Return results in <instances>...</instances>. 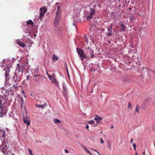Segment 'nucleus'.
<instances>
[{
    "instance_id": "473e14b6",
    "label": "nucleus",
    "mask_w": 155,
    "mask_h": 155,
    "mask_svg": "<svg viewBox=\"0 0 155 155\" xmlns=\"http://www.w3.org/2000/svg\"><path fill=\"white\" fill-rule=\"evenodd\" d=\"M55 122L56 123H61V122L60 120L58 119H56L55 120Z\"/></svg>"
},
{
    "instance_id": "b1692460",
    "label": "nucleus",
    "mask_w": 155,
    "mask_h": 155,
    "mask_svg": "<svg viewBox=\"0 0 155 155\" xmlns=\"http://www.w3.org/2000/svg\"><path fill=\"white\" fill-rule=\"evenodd\" d=\"M0 132L2 133V137H4L5 135V131L3 130H0Z\"/></svg>"
},
{
    "instance_id": "c756f323",
    "label": "nucleus",
    "mask_w": 155,
    "mask_h": 155,
    "mask_svg": "<svg viewBox=\"0 0 155 155\" xmlns=\"http://www.w3.org/2000/svg\"><path fill=\"white\" fill-rule=\"evenodd\" d=\"M28 150H29V154H30V155H33L32 153V150H31L28 148Z\"/></svg>"
},
{
    "instance_id": "2eb2a0df",
    "label": "nucleus",
    "mask_w": 155,
    "mask_h": 155,
    "mask_svg": "<svg viewBox=\"0 0 155 155\" xmlns=\"http://www.w3.org/2000/svg\"><path fill=\"white\" fill-rule=\"evenodd\" d=\"M108 32L107 33V35L109 36H112V30L109 29V27L107 28Z\"/></svg>"
},
{
    "instance_id": "cd10ccee",
    "label": "nucleus",
    "mask_w": 155,
    "mask_h": 155,
    "mask_svg": "<svg viewBox=\"0 0 155 155\" xmlns=\"http://www.w3.org/2000/svg\"><path fill=\"white\" fill-rule=\"evenodd\" d=\"M84 38L85 39V40L86 41L87 43H88L89 42V40H88L89 38H87V36L86 35H85L84 36Z\"/></svg>"
},
{
    "instance_id": "f8f14e48",
    "label": "nucleus",
    "mask_w": 155,
    "mask_h": 155,
    "mask_svg": "<svg viewBox=\"0 0 155 155\" xmlns=\"http://www.w3.org/2000/svg\"><path fill=\"white\" fill-rule=\"evenodd\" d=\"M24 122L25 123H26L28 125H29L30 124V120L28 116H26L25 117H24Z\"/></svg>"
},
{
    "instance_id": "7c9ffc66",
    "label": "nucleus",
    "mask_w": 155,
    "mask_h": 155,
    "mask_svg": "<svg viewBox=\"0 0 155 155\" xmlns=\"http://www.w3.org/2000/svg\"><path fill=\"white\" fill-rule=\"evenodd\" d=\"M113 26V24H112V23L110 24V27H109V29L112 30V28Z\"/></svg>"
},
{
    "instance_id": "f3484780",
    "label": "nucleus",
    "mask_w": 155,
    "mask_h": 155,
    "mask_svg": "<svg viewBox=\"0 0 155 155\" xmlns=\"http://www.w3.org/2000/svg\"><path fill=\"white\" fill-rule=\"evenodd\" d=\"M52 58L54 62L57 61L58 59V57L55 54H53L52 56Z\"/></svg>"
},
{
    "instance_id": "864d4df0",
    "label": "nucleus",
    "mask_w": 155,
    "mask_h": 155,
    "mask_svg": "<svg viewBox=\"0 0 155 155\" xmlns=\"http://www.w3.org/2000/svg\"><path fill=\"white\" fill-rule=\"evenodd\" d=\"M75 26V27H76V26L75 25V24H74H74H73Z\"/></svg>"
},
{
    "instance_id": "de8ad7c7",
    "label": "nucleus",
    "mask_w": 155,
    "mask_h": 155,
    "mask_svg": "<svg viewBox=\"0 0 155 155\" xmlns=\"http://www.w3.org/2000/svg\"><path fill=\"white\" fill-rule=\"evenodd\" d=\"M97 153H98V154L99 155H101L98 152H97Z\"/></svg>"
},
{
    "instance_id": "ddd939ff",
    "label": "nucleus",
    "mask_w": 155,
    "mask_h": 155,
    "mask_svg": "<svg viewBox=\"0 0 155 155\" xmlns=\"http://www.w3.org/2000/svg\"><path fill=\"white\" fill-rule=\"evenodd\" d=\"M94 120L97 121V123H100L102 119V118L100 117L98 115H96L94 117Z\"/></svg>"
},
{
    "instance_id": "9b49d317",
    "label": "nucleus",
    "mask_w": 155,
    "mask_h": 155,
    "mask_svg": "<svg viewBox=\"0 0 155 155\" xmlns=\"http://www.w3.org/2000/svg\"><path fill=\"white\" fill-rule=\"evenodd\" d=\"M122 81L124 83H129L130 82L131 80L129 76L125 75L124 76Z\"/></svg>"
},
{
    "instance_id": "79ce46f5",
    "label": "nucleus",
    "mask_w": 155,
    "mask_h": 155,
    "mask_svg": "<svg viewBox=\"0 0 155 155\" xmlns=\"http://www.w3.org/2000/svg\"><path fill=\"white\" fill-rule=\"evenodd\" d=\"M92 150H93V151H95V152H97V150H95V149H92Z\"/></svg>"
},
{
    "instance_id": "ea45409f",
    "label": "nucleus",
    "mask_w": 155,
    "mask_h": 155,
    "mask_svg": "<svg viewBox=\"0 0 155 155\" xmlns=\"http://www.w3.org/2000/svg\"><path fill=\"white\" fill-rule=\"evenodd\" d=\"M133 146L134 147H134H136V144L135 143H133Z\"/></svg>"
},
{
    "instance_id": "c85d7f7f",
    "label": "nucleus",
    "mask_w": 155,
    "mask_h": 155,
    "mask_svg": "<svg viewBox=\"0 0 155 155\" xmlns=\"http://www.w3.org/2000/svg\"><path fill=\"white\" fill-rule=\"evenodd\" d=\"M108 148L110 150H111V144L110 143H109L108 144Z\"/></svg>"
},
{
    "instance_id": "58836bf2",
    "label": "nucleus",
    "mask_w": 155,
    "mask_h": 155,
    "mask_svg": "<svg viewBox=\"0 0 155 155\" xmlns=\"http://www.w3.org/2000/svg\"><path fill=\"white\" fill-rule=\"evenodd\" d=\"M63 88H64V90L65 91H66L67 90V88L66 87H64V85H63Z\"/></svg>"
},
{
    "instance_id": "6ab92c4d",
    "label": "nucleus",
    "mask_w": 155,
    "mask_h": 155,
    "mask_svg": "<svg viewBox=\"0 0 155 155\" xmlns=\"http://www.w3.org/2000/svg\"><path fill=\"white\" fill-rule=\"evenodd\" d=\"M86 52L87 53V54H89V52L93 50L91 49L90 47H88L86 49Z\"/></svg>"
},
{
    "instance_id": "3c124183",
    "label": "nucleus",
    "mask_w": 155,
    "mask_h": 155,
    "mask_svg": "<svg viewBox=\"0 0 155 155\" xmlns=\"http://www.w3.org/2000/svg\"><path fill=\"white\" fill-rule=\"evenodd\" d=\"M31 95L32 96H33V95L31 93Z\"/></svg>"
},
{
    "instance_id": "423d86ee",
    "label": "nucleus",
    "mask_w": 155,
    "mask_h": 155,
    "mask_svg": "<svg viewBox=\"0 0 155 155\" xmlns=\"http://www.w3.org/2000/svg\"><path fill=\"white\" fill-rule=\"evenodd\" d=\"M49 79L52 81V83L54 84L55 86L57 87L59 86L58 84L56 81L55 76L54 74H53L51 75V76H50V77Z\"/></svg>"
},
{
    "instance_id": "2f4dec72",
    "label": "nucleus",
    "mask_w": 155,
    "mask_h": 155,
    "mask_svg": "<svg viewBox=\"0 0 155 155\" xmlns=\"http://www.w3.org/2000/svg\"><path fill=\"white\" fill-rule=\"evenodd\" d=\"M132 107L131 104L130 102H129L128 105V108H130Z\"/></svg>"
},
{
    "instance_id": "603ef678",
    "label": "nucleus",
    "mask_w": 155,
    "mask_h": 155,
    "mask_svg": "<svg viewBox=\"0 0 155 155\" xmlns=\"http://www.w3.org/2000/svg\"><path fill=\"white\" fill-rule=\"evenodd\" d=\"M102 133H103V131H101V132H100V133H101V134H102Z\"/></svg>"
},
{
    "instance_id": "a211bd4d",
    "label": "nucleus",
    "mask_w": 155,
    "mask_h": 155,
    "mask_svg": "<svg viewBox=\"0 0 155 155\" xmlns=\"http://www.w3.org/2000/svg\"><path fill=\"white\" fill-rule=\"evenodd\" d=\"M96 28L95 26H92L91 27V28H90L89 30L91 32L94 33V32L96 30Z\"/></svg>"
},
{
    "instance_id": "37998d69",
    "label": "nucleus",
    "mask_w": 155,
    "mask_h": 155,
    "mask_svg": "<svg viewBox=\"0 0 155 155\" xmlns=\"http://www.w3.org/2000/svg\"><path fill=\"white\" fill-rule=\"evenodd\" d=\"M64 151H65V152L66 153H68V151L66 150V149H65L64 150Z\"/></svg>"
},
{
    "instance_id": "6e6552de",
    "label": "nucleus",
    "mask_w": 155,
    "mask_h": 155,
    "mask_svg": "<svg viewBox=\"0 0 155 155\" xmlns=\"http://www.w3.org/2000/svg\"><path fill=\"white\" fill-rule=\"evenodd\" d=\"M90 10V14L87 17V19L88 20H90L92 18L93 15H94L95 12V10L94 8H91Z\"/></svg>"
},
{
    "instance_id": "4468645a",
    "label": "nucleus",
    "mask_w": 155,
    "mask_h": 155,
    "mask_svg": "<svg viewBox=\"0 0 155 155\" xmlns=\"http://www.w3.org/2000/svg\"><path fill=\"white\" fill-rule=\"evenodd\" d=\"M16 42L22 47H24L25 46V44L21 42L20 40H17Z\"/></svg>"
},
{
    "instance_id": "a18cd8bd",
    "label": "nucleus",
    "mask_w": 155,
    "mask_h": 155,
    "mask_svg": "<svg viewBox=\"0 0 155 155\" xmlns=\"http://www.w3.org/2000/svg\"><path fill=\"white\" fill-rule=\"evenodd\" d=\"M29 76H28L26 77L27 80H28L29 78Z\"/></svg>"
},
{
    "instance_id": "1a4fd4ad",
    "label": "nucleus",
    "mask_w": 155,
    "mask_h": 155,
    "mask_svg": "<svg viewBox=\"0 0 155 155\" xmlns=\"http://www.w3.org/2000/svg\"><path fill=\"white\" fill-rule=\"evenodd\" d=\"M34 76L36 77L34 79L35 83L37 84H39L40 80L42 79L41 77L38 75H34Z\"/></svg>"
},
{
    "instance_id": "c03bdc74",
    "label": "nucleus",
    "mask_w": 155,
    "mask_h": 155,
    "mask_svg": "<svg viewBox=\"0 0 155 155\" xmlns=\"http://www.w3.org/2000/svg\"><path fill=\"white\" fill-rule=\"evenodd\" d=\"M114 126H113V125H111V126H110V128L111 129H113V128H114Z\"/></svg>"
},
{
    "instance_id": "a19ab883",
    "label": "nucleus",
    "mask_w": 155,
    "mask_h": 155,
    "mask_svg": "<svg viewBox=\"0 0 155 155\" xmlns=\"http://www.w3.org/2000/svg\"><path fill=\"white\" fill-rule=\"evenodd\" d=\"M133 139H131V140H130V142L131 143H133Z\"/></svg>"
},
{
    "instance_id": "7ed1b4c3",
    "label": "nucleus",
    "mask_w": 155,
    "mask_h": 155,
    "mask_svg": "<svg viewBox=\"0 0 155 155\" xmlns=\"http://www.w3.org/2000/svg\"><path fill=\"white\" fill-rule=\"evenodd\" d=\"M61 13V9L60 6L58 7L57 10L56 12L55 17V18L54 24V26L57 27L59 21L61 20V15L60 14Z\"/></svg>"
},
{
    "instance_id": "4d7b16f0",
    "label": "nucleus",
    "mask_w": 155,
    "mask_h": 155,
    "mask_svg": "<svg viewBox=\"0 0 155 155\" xmlns=\"http://www.w3.org/2000/svg\"><path fill=\"white\" fill-rule=\"evenodd\" d=\"M135 155H137V153H136Z\"/></svg>"
},
{
    "instance_id": "a878e982",
    "label": "nucleus",
    "mask_w": 155,
    "mask_h": 155,
    "mask_svg": "<svg viewBox=\"0 0 155 155\" xmlns=\"http://www.w3.org/2000/svg\"><path fill=\"white\" fill-rule=\"evenodd\" d=\"M9 71H5V78H7L8 76L9 75Z\"/></svg>"
},
{
    "instance_id": "5fc2aeb1",
    "label": "nucleus",
    "mask_w": 155,
    "mask_h": 155,
    "mask_svg": "<svg viewBox=\"0 0 155 155\" xmlns=\"http://www.w3.org/2000/svg\"><path fill=\"white\" fill-rule=\"evenodd\" d=\"M76 137H77V138H78V136H76Z\"/></svg>"
},
{
    "instance_id": "c9c22d12",
    "label": "nucleus",
    "mask_w": 155,
    "mask_h": 155,
    "mask_svg": "<svg viewBox=\"0 0 155 155\" xmlns=\"http://www.w3.org/2000/svg\"><path fill=\"white\" fill-rule=\"evenodd\" d=\"M21 104H23V103L24 102V101L23 100V98L21 97Z\"/></svg>"
},
{
    "instance_id": "09e8293b",
    "label": "nucleus",
    "mask_w": 155,
    "mask_h": 155,
    "mask_svg": "<svg viewBox=\"0 0 155 155\" xmlns=\"http://www.w3.org/2000/svg\"><path fill=\"white\" fill-rule=\"evenodd\" d=\"M134 150L136 151V147H134Z\"/></svg>"
},
{
    "instance_id": "aec40b11",
    "label": "nucleus",
    "mask_w": 155,
    "mask_h": 155,
    "mask_svg": "<svg viewBox=\"0 0 155 155\" xmlns=\"http://www.w3.org/2000/svg\"><path fill=\"white\" fill-rule=\"evenodd\" d=\"M121 28L120 29L121 31H124L125 30V27L123 25V24H122L120 25Z\"/></svg>"
},
{
    "instance_id": "0eeeda50",
    "label": "nucleus",
    "mask_w": 155,
    "mask_h": 155,
    "mask_svg": "<svg viewBox=\"0 0 155 155\" xmlns=\"http://www.w3.org/2000/svg\"><path fill=\"white\" fill-rule=\"evenodd\" d=\"M40 13L39 15V18L41 19L42 17H43L46 12L47 11V8L46 7H44L40 8Z\"/></svg>"
},
{
    "instance_id": "dca6fc26",
    "label": "nucleus",
    "mask_w": 155,
    "mask_h": 155,
    "mask_svg": "<svg viewBox=\"0 0 155 155\" xmlns=\"http://www.w3.org/2000/svg\"><path fill=\"white\" fill-rule=\"evenodd\" d=\"M46 105V103H45L43 105L36 104V107L37 108H41L42 109L44 108V106Z\"/></svg>"
},
{
    "instance_id": "20e7f679",
    "label": "nucleus",
    "mask_w": 155,
    "mask_h": 155,
    "mask_svg": "<svg viewBox=\"0 0 155 155\" xmlns=\"http://www.w3.org/2000/svg\"><path fill=\"white\" fill-rule=\"evenodd\" d=\"M77 52L78 54L80 55L81 60L83 61L85 58H87V56L86 54H84V50L77 48Z\"/></svg>"
},
{
    "instance_id": "e433bc0d",
    "label": "nucleus",
    "mask_w": 155,
    "mask_h": 155,
    "mask_svg": "<svg viewBox=\"0 0 155 155\" xmlns=\"http://www.w3.org/2000/svg\"><path fill=\"white\" fill-rule=\"evenodd\" d=\"M47 75L48 76V78H50V76H51V75H50L48 72L47 73Z\"/></svg>"
},
{
    "instance_id": "9d476101",
    "label": "nucleus",
    "mask_w": 155,
    "mask_h": 155,
    "mask_svg": "<svg viewBox=\"0 0 155 155\" xmlns=\"http://www.w3.org/2000/svg\"><path fill=\"white\" fill-rule=\"evenodd\" d=\"M13 78L16 84L15 86L14 84L13 87H14L15 88H16L18 86H16V85L17 84L18 82L21 80V78L17 76H16L15 78L13 77Z\"/></svg>"
},
{
    "instance_id": "f704fd0d",
    "label": "nucleus",
    "mask_w": 155,
    "mask_h": 155,
    "mask_svg": "<svg viewBox=\"0 0 155 155\" xmlns=\"http://www.w3.org/2000/svg\"><path fill=\"white\" fill-rule=\"evenodd\" d=\"M100 142L101 144H103L104 143V141L102 138H101Z\"/></svg>"
},
{
    "instance_id": "8fccbe9b",
    "label": "nucleus",
    "mask_w": 155,
    "mask_h": 155,
    "mask_svg": "<svg viewBox=\"0 0 155 155\" xmlns=\"http://www.w3.org/2000/svg\"><path fill=\"white\" fill-rule=\"evenodd\" d=\"M152 71L154 72V73L155 74V71Z\"/></svg>"
},
{
    "instance_id": "bb28decb",
    "label": "nucleus",
    "mask_w": 155,
    "mask_h": 155,
    "mask_svg": "<svg viewBox=\"0 0 155 155\" xmlns=\"http://www.w3.org/2000/svg\"><path fill=\"white\" fill-rule=\"evenodd\" d=\"M134 15H131L130 17V20L131 21H132V22H133L134 19Z\"/></svg>"
},
{
    "instance_id": "6e6d98bb",
    "label": "nucleus",
    "mask_w": 155,
    "mask_h": 155,
    "mask_svg": "<svg viewBox=\"0 0 155 155\" xmlns=\"http://www.w3.org/2000/svg\"><path fill=\"white\" fill-rule=\"evenodd\" d=\"M36 36V35H34V36Z\"/></svg>"
},
{
    "instance_id": "4be33fe9",
    "label": "nucleus",
    "mask_w": 155,
    "mask_h": 155,
    "mask_svg": "<svg viewBox=\"0 0 155 155\" xmlns=\"http://www.w3.org/2000/svg\"><path fill=\"white\" fill-rule=\"evenodd\" d=\"M89 54H91V58H94V51L92 50L91 51L89 52Z\"/></svg>"
},
{
    "instance_id": "4c0bfd02",
    "label": "nucleus",
    "mask_w": 155,
    "mask_h": 155,
    "mask_svg": "<svg viewBox=\"0 0 155 155\" xmlns=\"http://www.w3.org/2000/svg\"><path fill=\"white\" fill-rule=\"evenodd\" d=\"M86 128L87 129V130H88V128H89V126H88V125L87 124H86Z\"/></svg>"
},
{
    "instance_id": "39448f33",
    "label": "nucleus",
    "mask_w": 155,
    "mask_h": 155,
    "mask_svg": "<svg viewBox=\"0 0 155 155\" xmlns=\"http://www.w3.org/2000/svg\"><path fill=\"white\" fill-rule=\"evenodd\" d=\"M26 65L24 64H18L17 65V67L16 68V70H18V72H21L23 73V71L25 70V67Z\"/></svg>"
},
{
    "instance_id": "f257e3e1",
    "label": "nucleus",
    "mask_w": 155,
    "mask_h": 155,
    "mask_svg": "<svg viewBox=\"0 0 155 155\" xmlns=\"http://www.w3.org/2000/svg\"><path fill=\"white\" fill-rule=\"evenodd\" d=\"M8 104L7 97L5 96L0 97V117H3L2 115H5L7 112Z\"/></svg>"
},
{
    "instance_id": "412c9836",
    "label": "nucleus",
    "mask_w": 155,
    "mask_h": 155,
    "mask_svg": "<svg viewBox=\"0 0 155 155\" xmlns=\"http://www.w3.org/2000/svg\"><path fill=\"white\" fill-rule=\"evenodd\" d=\"M27 24L28 25H31L32 26H33L34 25V23L31 20H29L27 22Z\"/></svg>"
},
{
    "instance_id": "393cba45",
    "label": "nucleus",
    "mask_w": 155,
    "mask_h": 155,
    "mask_svg": "<svg viewBox=\"0 0 155 155\" xmlns=\"http://www.w3.org/2000/svg\"><path fill=\"white\" fill-rule=\"evenodd\" d=\"M81 146L87 152V153H90L91 155H92V154L90 153L89 151L87 148L82 145Z\"/></svg>"
},
{
    "instance_id": "49530a36",
    "label": "nucleus",
    "mask_w": 155,
    "mask_h": 155,
    "mask_svg": "<svg viewBox=\"0 0 155 155\" xmlns=\"http://www.w3.org/2000/svg\"><path fill=\"white\" fill-rule=\"evenodd\" d=\"M145 151H144L143 153V155H145Z\"/></svg>"
},
{
    "instance_id": "72a5a7b5",
    "label": "nucleus",
    "mask_w": 155,
    "mask_h": 155,
    "mask_svg": "<svg viewBox=\"0 0 155 155\" xmlns=\"http://www.w3.org/2000/svg\"><path fill=\"white\" fill-rule=\"evenodd\" d=\"M94 122V121L93 120H90L88 122V123L89 124H92Z\"/></svg>"
},
{
    "instance_id": "5701e85b",
    "label": "nucleus",
    "mask_w": 155,
    "mask_h": 155,
    "mask_svg": "<svg viewBox=\"0 0 155 155\" xmlns=\"http://www.w3.org/2000/svg\"><path fill=\"white\" fill-rule=\"evenodd\" d=\"M139 110H140L139 107L138 106V105H137L136 106L135 111H136V112H137L138 114H139Z\"/></svg>"
},
{
    "instance_id": "f03ea898",
    "label": "nucleus",
    "mask_w": 155,
    "mask_h": 155,
    "mask_svg": "<svg viewBox=\"0 0 155 155\" xmlns=\"http://www.w3.org/2000/svg\"><path fill=\"white\" fill-rule=\"evenodd\" d=\"M12 146L8 142H3L0 145V151L5 155H10L11 152Z\"/></svg>"
}]
</instances>
